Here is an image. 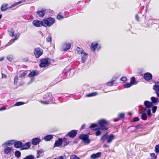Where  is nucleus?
Returning a JSON list of instances; mask_svg holds the SVG:
<instances>
[{"mask_svg":"<svg viewBox=\"0 0 159 159\" xmlns=\"http://www.w3.org/2000/svg\"><path fill=\"white\" fill-rule=\"evenodd\" d=\"M76 51H77L78 53L79 54L82 53H84V52H83L84 51V50L79 47H78L76 48Z\"/></svg>","mask_w":159,"mask_h":159,"instance_id":"obj_35","label":"nucleus"},{"mask_svg":"<svg viewBox=\"0 0 159 159\" xmlns=\"http://www.w3.org/2000/svg\"><path fill=\"white\" fill-rule=\"evenodd\" d=\"M41 139L38 138H35L32 139L31 143L34 145H36L39 143Z\"/></svg>","mask_w":159,"mask_h":159,"instance_id":"obj_12","label":"nucleus"},{"mask_svg":"<svg viewBox=\"0 0 159 159\" xmlns=\"http://www.w3.org/2000/svg\"><path fill=\"white\" fill-rule=\"evenodd\" d=\"M54 159H64L63 157L61 156L60 157H58L57 158H55Z\"/></svg>","mask_w":159,"mask_h":159,"instance_id":"obj_59","label":"nucleus"},{"mask_svg":"<svg viewBox=\"0 0 159 159\" xmlns=\"http://www.w3.org/2000/svg\"><path fill=\"white\" fill-rule=\"evenodd\" d=\"M18 80V77L17 76H15L14 79V84L15 85H17Z\"/></svg>","mask_w":159,"mask_h":159,"instance_id":"obj_44","label":"nucleus"},{"mask_svg":"<svg viewBox=\"0 0 159 159\" xmlns=\"http://www.w3.org/2000/svg\"><path fill=\"white\" fill-rule=\"evenodd\" d=\"M34 80V78H31L30 80V82L28 83V84H30V83H31L32 82H33Z\"/></svg>","mask_w":159,"mask_h":159,"instance_id":"obj_60","label":"nucleus"},{"mask_svg":"<svg viewBox=\"0 0 159 159\" xmlns=\"http://www.w3.org/2000/svg\"><path fill=\"white\" fill-rule=\"evenodd\" d=\"M89 136L87 134H81L79 136V139L83 140V142L88 144L90 143V140L89 139Z\"/></svg>","mask_w":159,"mask_h":159,"instance_id":"obj_4","label":"nucleus"},{"mask_svg":"<svg viewBox=\"0 0 159 159\" xmlns=\"http://www.w3.org/2000/svg\"><path fill=\"white\" fill-rule=\"evenodd\" d=\"M155 152L157 153H158L159 152V144L157 145L155 147Z\"/></svg>","mask_w":159,"mask_h":159,"instance_id":"obj_42","label":"nucleus"},{"mask_svg":"<svg viewBox=\"0 0 159 159\" xmlns=\"http://www.w3.org/2000/svg\"><path fill=\"white\" fill-rule=\"evenodd\" d=\"M33 24L35 27H38L43 26V21L39 20H34L33 21Z\"/></svg>","mask_w":159,"mask_h":159,"instance_id":"obj_6","label":"nucleus"},{"mask_svg":"<svg viewBox=\"0 0 159 159\" xmlns=\"http://www.w3.org/2000/svg\"><path fill=\"white\" fill-rule=\"evenodd\" d=\"M41 102L43 104H47L48 103L46 102H45L44 101H41Z\"/></svg>","mask_w":159,"mask_h":159,"instance_id":"obj_64","label":"nucleus"},{"mask_svg":"<svg viewBox=\"0 0 159 159\" xmlns=\"http://www.w3.org/2000/svg\"><path fill=\"white\" fill-rule=\"evenodd\" d=\"M120 80L124 83L127 80V78L125 77H122L121 78Z\"/></svg>","mask_w":159,"mask_h":159,"instance_id":"obj_51","label":"nucleus"},{"mask_svg":"<svg viewBox=\"0 0 159 159\" xmlns=\"http://www.w3.org/2000/svg\"><path fill=\"white\" fill-rule=\"evenodd\" d=\"M116 80V79H112L111 81L108 82L107 83V85L110 86H112L114 84V82Z\"/></svg>","mask_w":159,"mask_h":159,"instance_id":"obj_33","label":"nucleus"},{"mask_svg":"<svg viewBox=\"0 0 159 159\" xmlns=\"http://www.w3.org/2000/svg\"><path fill=\"white\" fill-rule=\"evenodd\" d=\"M6 109V108L5 107H0V111Z\"/></svg>","mask_w":159,"mask_h":159,"instance_id":"obj_62","label":"nucleus"},{"mask_svg":"<svg viewBox=\"0 0 159 159\" xmlns=\"http://www.w3.org/2000/svg\"><path fill=\"white\" fill-rule=\"evenodd\" d=\"M98 93L96 92H93L91 93H89L87 95V97H91L92 96H95L97 95Z\"/></svg>","mask_w":159,"mask_h":159,"instance_id":"obj_36","label":"nucleus"},{"mask_svg":"<svg viewBox=\"0 0 159 159\" xmlns=\"http://www.w3.org/2000/svg\"><path fill=\"white\" fill-rule=\"evenodd\" d=\"M8 31L9 33L10 36H11V37H13L14 36V32L13 30L11 29L8 30Z\"/></svg>","mask_w":159,"mask_h":159,"instance_id":"obj_32","label":"nucleus"},{"mask_svg":"<svg viewBox=\"0 0 159 159\" xmlns=\"http://www.w3.org/2000/svg\"><path fill=\"white\" fill-rule=\"evenodd\" d=\"M46 12L45 10L38 11L36 12L39 16L40 17H42L44 16Z\"/></svg>","mask_w":159,"mask_h":159,"instance_id":"obj_21","label":"nucleus"},{"mask_svg":"<svg viewBox=\"0 0 159 159\" xmlns=\"http://www.w3.org/2000/svg\"><path fill=\"white\" fill-rule=\"evenodd\" d=\"M98 46V43L95 42H93L92 43L91 46V49L93 52L95 51L96 49L97 48V50H98L100 49V47L97 48Z\"/></svg>","mask_w":159,"mask_h":159,"instance_id":"obj_11","label":"nucleus"},{"mask_svg":"<svg viewBox=\"0 0 159 159\" xmlns=\"http://www.w3.org/2000/svg\"><path fill=\"white\" fill-rule=\"evenodd\" d=\"M53 138V135L52 134L48 135L45 136L43 139L46 141H49Z\"/></svg>","mask_w":159,"mask_h":159,"instance_id":"obj_23","label":"nucleus"},{"mask_svg":"<svg viewBox=\"0 0 159 159\" xmlns=\"http://www.w3.org/2000/svg\"><path fill=\"white\" fill-rule=\"evenodd\" d=\"M102 154L101 152H98L95 154L93 153L91 155L90 158L91 159H96L99 158Z\"/></svg>","mask_w":159,"mask_h":159,"instance_id":"obj_15","label":"nucleus"},{"mask_svg":"<svg viewBox=\"0 0 159 159\" xmlns=\"http://www.w3.org/2000/svg\"><path fill=\"white\" fill-rule=\"evenodd\" d=\"M24 104V103L23 102H16L15 103V105L16 106H19L20 105H22L23 104Z\"/></svg>","mask_w":159,"mask_h":159,"instance_id":"obj_48","label":"nucleus"},{"mask_svg":"<svg viewBox=\"0 0 159 159\" xmlns=\"http://www.w3.org/2000/svg\"><path fill=\"white\" fill-rule=\"evenodd\" d=\"M130 83L133 85L136 84H137V82L135 80L134 77H133L131 78L130 80Z\"/></svg>","mask_w":159,"mask_h":159,"instance_id":"obj_31","label":"nucleus"},{"mask_svg":"<svg viewBox=\"0 0 159 159\" xmlns=\"http://www.w3.org/2000/svg\"><path fill=\"white\" fill-rule=\"evenodd\" d=\"M16 40V39H11L9 41V42L6 45V46L9 45H10V44H11Z\"/></svg>","mask_w":159,"mask_h":159,"instance_id":"obj_43","label":"nucleus"},{"mask_svg":"<svg viewBox=\"0 0 159 159\" xmlns=\"http://www.w3.org/2000/svg\"><path fill=\"white\" fill-rule=\"evenodd\" d=\"M125 114L124 113H121L119 115V116L121 118H124L125 117Z\"/></svg>","mask_w":159,"mask_h":159,"instance_id":"obj_52","label":"nucleus"},{"mask_svg":"<svg viewBox=\"0 0 159 159\" xmlns=\"http://www.w3.org/2000/svg\"><path fill=\"white\" fill-rule=\"evenodd\" d=\"M15 141L14 140H10L7 141L2 145L3 147H6L8 146H10L12 144L14 145Z\"/></svg>","mask_w":159,"mask_h":159,"instance_id":"obj_7","label":"nucleus"},{"mask_svg":"<svg viewBox=\"0 0 159 159\" xmlns=\"http://www.w3.org/2000/svg\"><path fill=\"white\" fill-rule=\"evenodd\" d=\"M35 56L37 58H39L43 53V51L39 48H36L34 51Z\"/></svg>","mask_w":159,"mask_h":159,"instance_id":"obj_5","label":"nucleus"},{"mask_svg":"<svg viewBox=\"0 0 159 159\" xmlns=\"http://www.w3.org/2000/svg\"><path fill=\"white\" fill-rule=\"evenodd\" d=\"M39 73V71L36 70H33L32 71L30 72L29 74V76L31 77H33L34 76L36 75Z\"/></svg>","mask_w":159,"mask_h":159,"instance_id":"obj_22","label":"nucleus"},{"mask_svg":"<svg viewBox=\"0 0 159 159\" xmlns=\"http://www.w3.org/2000/svg\"><path fill=\"white\" fill-rule=\"evenodd\" d=\"M108 136L107 134H106L102 136L101 140L103 142H104L106 139L107 140Z\"/></svg>","mask_w":159,"mask_h":159,"instance_id":"obj_30","label":"nucleus"},{"mask_svg":"<svg viewBox=\"0 0 159 159\" xmlns=\"http://www.w3.org/2000/svg\"><path fill=\"white\" fill-rule=\"evenodd\" d=\"M20 33H18L16 34L15 35H14V36L15 37V38H14V39H16V40L19 38V37L20 35Z\"/></svg>","mask_w":159,"mask_h":159,"instance_id":"obj_54","label":"nucleus"},{"mask_svg":"<svg viewBox=\"0 0 159 159\" xmlns=\"http://www.w3.org/2000/svg\"><path fill=\"white\" fill-rule=\"evenodd\" d=\"M84 54V55L81 58V61L83 63H84L85 62L87 58V54L85 52Z\"/></svg>","mask_w":159,"mask_h":159,"instance_id":"obj_28","label":"nucleus"},{"mask_svg":"<svg viewBox=\"0 0 159 159\" xmlns=\"http://www.w3.org/2000/svg\"><path fill=\"white\" fill-rule=\"evenodd\" d=\"M69 142V140L65 138H64L62 139V143H63L64 146L68 144Z\"/></svg>","mask_w":159,"mask_h":159,"instance_id":"obj_29","label":"nucleus"},{"mask_svg":"<svg viewBox=\"0 0 159 159\" xmlns=\"http://www.w3.org/2000/svg\"><path fill=\"white\" fill-rule=\"evenodd\" d=\"M27 71H24L22 72V73H21L20 75L19 76V77L20 78H23L24 77L25 75L27 74Z\"/></svg>","mask_w":159,"mask_h":159,"instance_id":"obj_37","label":"nucleus"},{"mask_svg":"<svg viewBox=\"0 0 159 159\" xmlns=\"http://www.w3.org/2000/svg\"><path fill=\"white\" fill-rule=\"evenodd\" d=\"M85 126V124H83L81 126V130L83 129H84V127Z\"/></svg>","mask_w":159,"mask_h":159,"instance_id":"obj_61","label":"nucleus"},{"mask_svg":"<svg viewBox=\"0 0 159 159\" xmlns=\"http://www.w3.org/2000/svg\"><path fill=\"white\" fill-rule=\"evenodd\" d=\"M63 18V17L61 15L58 14L57 16V18L59 20H60L61 19H62Z\"/></svg>","mask_w":159,"mask_h":159,"instance_id":"obj_55","label":"nucleus"},{"mask_svg":"<svg viewBox=\"0 0 159 159\" xmlns=\"http://www.w3.org/2000/svg\"><path fill=\"white\" fill-rule=\"evenodd\" d=\"M22 146H23V143L21 142L20 141H15L14 145L15 148H22Z\"/></svg>","mask_w":159,"mask_h":159,"instance_id":"obj_13","label":"nucleus"},{"mask_svg":"<svg viewBox=\"0 0 159 159\" xmlns=\"http://www.w3.org/2000/svg\"><path fill=\"white\" fill-rule=\"evenodd\" d=\"M139 118L137 117H135L133 119V121L134 122H136L139 121Z\"/></svg>","mask_w":159,"mask_h":159,"instance_id":"obj_56","label":"nucleus"},{"mask_svg":"<svg viewBox=\"0 0 159 159\" xmlns=\"http://www.w3.org/2000/svg\"><path fill=\"white\" fill-rule=\"evenodd\" d=\"M132 85L130 83H127L124 84V86L125 88H128L130 87Z\"/></svg>","mask_w":159,"mask_h":159,"instance_id":"obj_40","label":"nucleus"},{"mask_svg":"<svg viewBox=\"0 0 159 159\" xmlns=\"http://www.w3.org/2000/svg\"><path fill=\"white\" fill-rule=\"evenodd\" d=\"M98 125L95 124H91V126H90L89 128H95L96 127H97Z\"/></svg>","mask_w":159,"mask_h":159,"instance_id":"obj_53","label":"nucleus"},{"mask_svg":"<svg viewBox=\"0 0 159 159\" xmlns=\"http://www.w3.org/2000/svg\"><path fill=\"white\" fill-rule=\"evenodd\" d=\"M146 110V108H143V109L142 111L139 112L140 114H141V118L143 120H146L147 118V114L145 113V111Z\"/></svg>","mask_w":159,"mask_h":159,"instance_id":"obj_8","label":"nucleus"},{"mask_svg":"<svg viewBox=\"0 0 159 159\" xmlns=\"http://www.w3.org/2000/svg\"><path fill=\"white\" fill-rule=\"evenodd\" d=\"M144 104L146 107L147 108H150L153 106V103L148 101H146L144 102Z\"/></svg>","mask_w":159,"mask_h":159,"instance_id":"obj_17","label":"nucleus"},{"mask_svg":"<svg viewBox=\"0 0 159 159\" xmlns=\"http://www.w3.org/2000/svg\"><path fill=\"white\" fill-rule=\"evenodd\" d=\"M52 97V96L51 93H47L45 95H44L43 97V99H46L48 101V102H49V100H51V98Z\"/></svg>","mask_w":159,"mask_h":159,"instance_id":"obj_18","label":"nucleus"},{"mask_svg":"<svg viewBox=\"0 0 159 159\" xmlns=\"http://www.w3.org/2000/svg\"><path fill=\"white\" fill-rule=\"evenodd\" d=\"M23 2V1H20V2H16V3L14 4H13V5H11L9 8H12V7H15L16 6H17V5L19 4H20L22 2Z\"/></svg>","mask_w":159,"mask_h":159,"instance_id":"obj_38","label":"nucleus"},{"mask_svg":"<svg viewBox=\"0 0 159 159\" xmlns=\"http://www.w3.org/2000/svg\"><path fill=\"white\" fill-rule=\"evenodd\" d=\"M119 120V118H118L115 119L114 120V121L115 122H116V121H117L118 120Z\"/></svg>","mask_w":159,"mask_h":159,"instance_id":"obj_63","label":"nucleus"},{"mask_svg":"<svg viewBox=\"0 0 159 159\" xmlns=\"http://www.w3.org/2000/svg\"><path fill=\"white\" fill-rule=\"evenodd\" d=\"M70 159H80V158L77 157L76 155H72L70 156Z\"/></svg>","mask_w":159,"mask_h":159,"instance_id":"obj_45","label":"nucleus"},{"mask_svg":"<svg viewBox=\"0 0 159 159\" xmlns=\"http://www.w3.org/2000/svg\"><path fill=\"white\" fill-rule=\"evenodd\" d=\"M153 89L155 90L157 96L159 97V84H155L153 86Z\"/></svg>","mask_w":159,"mask_h":159,"instance_id":"obj_14","label":"nucleus"},{"mask_svg":"<svg viewBox=\"0 0 159 159\" xmlns=\"http://www.w3.org/2000/svg\"><path fill=\"white\" fill-rule=\"evenodd\" d=\"M23 159H35V158L34 156L30 155L26 156L25 158Z\"/></svg>","mask_w":159,"mask_h":159,"instance_id":"obj_39","label":"nucleus"},{"mask_svg":"<svg viewBox=\"0 0 159 159\" xmlns=\"http://www.w3.org/2000/svg\"><path fill=\"white\" fill-rule=\"evenodd\" d=\"M157 107L156 106H154L152 107V112L153 113H155V112H156V111L157 109Z\"/></svg>","mask_w":159,"mask_h":159,"instance_id":"obj_50","label":"nucleus"},{"mask_svg":"<svg viewBox=\"0 0 159 159\" xmlns=\"http://www.w3.org/2000/svg\"><path fill=\"white\" fill-rule=\"evenodd\" d=\"M151 156L152 157V159H156L157 156L155 155L154 153H151Z\"/></svg>","mask_w":159,"mask_h":159,"instance_id":"obj_49","label":"nucleus"},{"mask_svg":"<svg viewBox=\"0 0 159 159\" xmlns=\"http://www.w3.org/2000/svg\"><path fill=\"white\" fill-rule=\"evenodd\" d=\"M98 123L100 126L99 129L103 131L108 129L106 125L108 124V122L107 120L104 119H102L98 120Z\"/></svg>","mask_w":159,"mask_h":159,"instance_id":"obj_2","label":"nucleus"},{"mask_svg":"<svg viewBox=\"0 0 159 159\" xmlns=\"http://www.w3.org/2000/svg\"><path fill=\"white\" fill-rule=\"evenodd\" d=\"M115 136L113 134H111L109 135H108L107 137V142L108 143H111L112 141L115 139Z\"/></svg>","mask_w":159,"mask_h":159,"instance_id":"obj_16","label":"nucleus"},{"mask_svg":"<svg viewBox=\"0 0 159 159\" xmlns=\"http://www.w3.org/2000/svg\"><path fill=\"white\" fill-rule=\"evenodd\" d=\"M101 133L100 131L98 130L96 133V135L97 136H99L101 134Z\"/></svg>","mask_w":159,"mask_h":159,"instance_id":"obj_58","label":"nucleus"},{"mask_svg":"<svg viewBox=\"0 0 159 159\" xmlns=\"http://www.w3.org/2000/svg\"><path fill=\"white\" fill-rule=\"evenodd\" d=\"M50 60L48 58L42 59L40 61L39 66L41 68L49 66Z\"/></svg>","mask_w":159,"mask_h":159,"instance_id":"obj_3","label":"nucleus"},{"mask_svg":"<svg viewBox=\"0 0 159 159\" xmlns=\"http://www.w3.org/2000/svg\"><path fill=\"white\" fill-rule=\"evenodd\" d=\"M7 58L8 61L10 62L11 61L13 60V57L10 56H7Z\"/></svg>","mask_w":159,"mask_h":159,"instance_id":"obj_47","label":"nucleus"},{"mask_svg":"<svg viewBox=\"0 0 159 159\" xmlns=\"http://www.w3.org/2000/svg\"><path fill=\"white\" fill-rule=\"evenodd\" d=\"M46 41L48 43L51 42L52 41L51 37L50 35H49L46 39Z\"/></svg>","mask_w":159,"mask_h":159,"instance_id":"obj_41","label":"nucleus"},{"mask_svg":"<svg viewBox=\"0 0 159 159\" xmlns=\"http://www.w3.org/2000/svg\"><path fill=\"white\" fill-rule=\"evenodd\" d=\"M15 155L16 157L19 158L21 156V152L20 151H16L15 152Z\"/></svg>","mask_w":159,"mask_h":159,"instance_id":"obj_34","label":"nucleus"},{"mask_svg":"<svg viewBox=\"0 0 159 159\" xmlns=\"http://www.w3.org/2000/svg\"><path fill=\"white\" fill-rule=\"evenodd\" d=\"M12 150L11 147H8L5 148L4 150V152L6 154H8Z\"/></svg>","mask_w":159,"mask_h":159,"instance_id":"obj_25","label":"nucleus"},{"mask_svg":"<svg viewBox=\"0 0 159 159\" xmlns=\"http://www.w3.org/2000/svg\"><path fill=\"white\" fill-rule=\"evenodd\" d=\"M152 102V103L156 104L159 102L158 98L154 97H152L151 98Z\"/></svg>","mask_w":159,"mask_h":159,"instance_id":"obj_26","label":"nucleus"},{"mask_svg":"<svg viewBox=\"0 0 159 159\" xmlns=\"http://www.w3.org/2000/svg\"><path fill=\"white\" fill-rule=\"evenodd\" d=\"M63 47H64V51H66L69 50L71 46L70 43H66L63 44Z\"/></svg>","mask_w":159,"mask_h":159,"instance_id":"obj_24","label":"nucleus"},{"mask_svg":"<svg viewBox=\"0 0 159 159\" xmlns=\"http://www.w3.org/2000/svg\"><path fill=\"white\" fill-rule=\"evenodd\" d=\"M43 26L45 27H50L55 22V19L52 17L48 18L43 20Z\"/></svg>","mask_w":159,"mask_h":159,"instance_id":"obj_1","label":"nucleus"},{"mask_svg":"<svg viewBox=\"0 0 159 159\" xmlns=\"http://www.w3.org/2000/svg\"><path fill=\"white\" fill-rule=\"evenodd\" d=\"M77 134V130H73L68 133L67 135L71 138H74Z\"/></svg>","mask_w":159,"mask_h":159,"instance_id":"obj_10","label":"nucleus"},{"mask_svg":"<svg viewBox=\"0 0 159 159\" xmlns=\"http://www.w3.org/2000/svg\"><path fill=\"white\" fill-rule=\"evenodd\" d=\"M31 146L30 142H28L25 143V144H23V146L22 147L21 150L27 149L29 148Z\"/></svg>","mask_w":159,"mask_h":159,"instance_id":"obj_19","label":"nucleus"},{"mask_svg":"<svg viewBox=\"0 0 159 159\" xmlns=\"http://www.w3.org/2000/svg\"><path fill=\"white\" fill-rule=\"evenodd\" d=\"M143 78L146 81H149L152 79V75L150 73L147 72L144 75Z\"/></svg>","mask_w":159,"mask_h":159,"instance_id":"obj_9","label":"nucleus"},{"mask_svg":"<svg viewBox=\"0 0 159 159\" xmlns=\"http://www.w3.org/2000/svg\"><path fill=\"white\" fill-rule=\"evenodd\" d=\"M135 18L136 20L138 21H139V17L138 16L137 14H136L135 16Z\"/></svg>","mask_w":159,"mask_h":159,"instance_id":"obj_57","label":"nucleus"},{"mask_svg":"<svg viewBox=\"0 0 159 159\" xmlns=\"http://www.w3.org/2000/svg\"><path fill=\"white\" fill-rule=\"evenodd\" d=\"M146 112L148 116L150 117L152 116L151 110L150 109H148L147 110Z\"/></svg>","mask_w":159,"mask_h":159,"instance_id":"obj_46","label":"nucleus"},{"mask_svg":"<svg viewBox=\"0 0 159 159\" xmlns=\"http://www.w3.org/2000/svg\"><path fill=\"white\" fill-rule=\"evenodd\" d=\"M62 143V139L59 138L55 142L54 145L55 146L59 147L60 146Z\"/></svg>","mask_w":159,"mask_h":159,"instance_id":"obj_20","label":"nucleus"},{"mask_svg":"<svg viewBox=\"0 0 159 159\" xmlns=\"http://www.w3.org/2000/svg\"><path fill=\"white\" fill-rule=\"evenodd\" d=\"M8 5L7 4H3L1 7V10L2 11H6L8 8L7 7V6Z\"/></svg>","mask_w":159,"mask_h":159,"instance_id":"obj_27","label":"nucleus"}]
</instances>
